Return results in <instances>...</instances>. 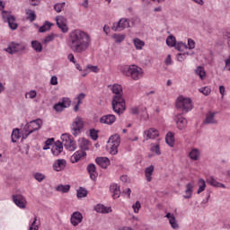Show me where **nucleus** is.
Listing matches in <instances>:
<instances>
[{"label": "nucleus", "mask_w": 230, "mask_h": 230, "mask_svg": "<svg viewBox=\"0 0 230 230\" xmlns=\"http://www.w3.org/2000/svg\"><path fill=\"white\" fill-rule=\"evenodd\" d=\"M12 199L13 202L15 204V206L20 208V209H26V204H28V202L26 201V198H24V196L22 194H13Z\"/></svg>", "instance_id": "11"}, {"label": "nucleus", "mask_w": 230, "mask_h": 230, "mask_svg": "<svg viewBox=\"0 0 230 230\" xmlns=\"http://www.w3.org/2000/svg\"><path fill=\"white\" fill-rule=\"evenodd\" d=\"M86 170H87L92 181H96V179L98 177V172H96V165L94 164H90L87 165Z\"/></svg>", "instance_id": "21"}, {"label": "nucleus", "mask_w": 230, "mask_h": 230, "mask_svg": "<svg viewBox=\"0 0 230 230\" xmlns=\"http://www.w3.org/2000/svg\"><path fill=\"white\" fill-rule=\"evenodd\" d=\"M198 184H199L198 195H200V193H202V191L206 190V181H204V179H199L198 181Z\"/></svg>", "instance_id": "41"}, {"label": "nucleus", "mask_w": 230, "mask_h": 230, "mask_svg": "<svg viewBox=\"0 0 230 230\" xmlns=\"http://www.w3.org/2000/svg\"><path fill=\"white\" fill-rule=\"evenodd\" d=\"M125 34H118L115 33L112 35V39H114L116 44H121V42H123V40H125Z\"/></svg>", "instance_id": "39"}, {"label": "nucleus", "mask_w": 230, "mask_h": 230, "mask_svg": "<svg viewBox=\"0 0 230 230\" xmlns=\"http://www.w3.org/2000/svg\"><path fill=\"white\" fill-rule=\"evenodd\" d=\"M132 208L134 213H139V209H141V203L139 201H136V203L132 205Z\"/></svg>", "instance_id": "55"}, {"label": "nucleus", "mask_w": 230, "mask_h": 230, "mask_svg": "<svg viewBox=\"0 0 230 230\" xmlns=\"http://www.w3.org/2000/svg\"><path fill=\"white\" fill-rule=\"evenodd\" d=\"M111 105L113 111L119 114V116H121L127 111V105L123 97H113Z\"/></svg>", "instance_id": "4"}, {"label": "nucleus", "mask_w": 230, "mask_h": 230, "mask_svg": "<svg viewBox=\"0 0 230 230\" xmlns=\"http://www.w3.org/2000/svg\"><path fill=\"white\" fill-rule=\"evenodd\" d=\"M134 46L136 49H143V47L145 46V41L139 40L138 38L134 39Z\"/></svg>", "instance_id": "45"}, {"label": "nucleus", "mask_w": 230, "mask_h": 230, "mask_svg": "<svg viewBox=\"0 0 230 230\" xmlns=\"http://www.w3.org/2000/svg\"><path fill=\"white\" fill-rule=\"evenodd\" d=\"M71 190V185H62L59 184L56 187V191H59L60 193H69V190Z\"/></svg>", "instance_id": "33"}, {"label": "nucleus", "mask_w": 230, "mask_h": 230, "mask_svg": "<svg viewBox=\"0 0 230 230\" xmlns=\"http://www.w3.org/2000/svg\"><path fill=\"white\" fill-rule=\"evenodd\" d=\"M111 91L115 94L113 98H123V87L121 85L113 84Z\"/></svg>", "instance_id": "24"}, {"label": "nucleus", "mask_w": 230, "mask_h": 230, "mask_svg": "<svg viewBox=\"0 0 230 230\" xmlns=\"http://www.w3.org/2000/svg\"><path fill=\"white\" fill-rule=\"evenodd\" d=\"M176 42L177 40H175V36L173 35L168 36L166 39V44L167 46H170V48H174Z\"/></svg>", "instance_id": "42"}, {"label": "nucleus", "mask_w": 230, "mask_h": 230, "mask_svg": "<svg viewBox=\"0 0 230 230\" xmlns=\"http://www.w3.org/2000/svg\"><path fill=\"white\" fill-rule=\"evenodd\" d=\"M119 146L116 145V144H110V154L111 155H116V154H118V147Z\"/></svg>", "instance_id": "47"}, {"label": "nucleus", "mask_w": 230, "mask_h": 230, "mask_svg": "<svg viewBox=\"0 0 230 230\" xmlns=\"http://www.w3.org/2000/svg\"><path fill=\"white\" fill-rule=\"evenodd\" d=\"M193 188H195V185L193 183L191 182L187 183L185 195L183 196V199H191L193 195Z\"/></svg>", "instance_id": "27"}, {"label": "nucleus", "mask_w": 230, "mask_h": 230, "mask_svg": "<svg viewBox=\"0 0 230 230\" xmlns=\"http://www.w3.org/2000/svg\"><path fill=\"white\" fill-rule=\"evenodd\" d=\"M154 170H155L154 165H150L145 169V175L147 182H152V175H154Z\"/></svg>", "instance_id": "28"}, {"label": "nucleus", "mask_w": 230, "mask_h": 230, "mask_svg": "<svg viewBox=\"0 0 230 230\" xmlns=\"http://www.w3.org/2000/svg\"><path fill=\"white\" fill-rule=\"evenodd\" d=\"M110 191L113 193V199H119V197L121 196V190H119V186L116 183L111 185Z\"/></svg>", "instance_id": "25"}, {"label": "nucleus", "mask_w": 230, "mask_h": 230, "mask_svg": "<svg viewBox=\"0 0 230 230\" xmlns=\"http://www.w3.org/2000/svg\"><path fill=\"white\" fill-rule=\"evenodd\" d=\"M199 93H202V94H204V96H209V94H211V88H209V86H205L203 88H199Z\"/></svg>", "instance_id": "48"}, {"label": "nucleus", "mask_w": 230, "mask_h": 230, "mask_svg": "<svg viewBox=\"0 0 230 230\" xmlns=\"http://www.w3.org/2000/svg\"><path fill=\"white\" fill-rule=\"evenodd\" d=\"M174 48L178 51H184V49H188V45L182 41H180L178 43H175Z\"/></svg>", "instance_id": "44"}, {"label": "nucleus", "mask_w": 230, "mask_h": 230, "mask_svg": "<svg viewBox=\"0 0 230 230\" xmlns=\"http://www.w3.org/2000/svg\"><path fill=\"white\" fill-rule=\"evenodd\" d=\"M176 109L181 111V112H190L193 109V102L191 99L184 96H179L176 100Z\"/></svg>", "instance_id": "3"}, {"label": "nucleus", "mask_w": 230, "mask_h": 230, "mask_svg": "<svg viewBox=\"0 0 230 230\" xmlns=\"http://www.w3.org/2000/svg\"><path fill=\"white\" fill-rule=\"evenodd\" d=\"M21 138V132H19V128H14L11 135V139L13 143H17V139Z\"/></svg>", "instance_id": "38"}, {"label": "nucleus", "mask_w": 230, "mask_h": 230, "mask_svg": "<svg viewBox=\"0 0 230 230\" xmlns=\"http://www.w3.org/2000/svg\"><path fill=\"white\" fill-rule=\"evenodd\" d=\"M174 136L175 135L172 131H169L166 134L165 143H167L170 146H173L175 145V137Z\"/></svg>", "instance_id": "31"}, {"label": "nucleus", "mask_w": 230, "mask_h": 230, "mask_svg": "<svg viewBox=\"0 0 230 230\" xmlns=\"http://www.w3.org/2000/svg\"><path fill=\"white\" fill-rule=\"evenodd\" d=\"M109 145H120L121 143V137L118 135H112L111 137H110V139L108 141Z\"/></svg>", "instance_id": "32"}, {"label": "nucleus", "mask_w": 230, "mask_h": 230, "mask_svg": "<svg viewBox=\"0 0 230 230\" xmlns=\"http://www.w3.org/2000/svg\"><path fill=\"white\" fill-rule=\"evenodd\" d=\"M67 107H71V99L63 97L61 101L54 105V110L56 112H62V111L67 109Z\"/></svg>", "instance_id": "10"}, {"label": "nucleus", "mask_w": 230, "mask_h": 230, "mask_svg": "<svg viewBox=\"0 0 230 230\" xmlns=\"http://www.w3.org/2000/svg\"><path fill=\"white\" fill-rule=\"evenodd\" d=\"M225 66L227 71H230V55L228 56V58L225 60Z\"/></svg>", "instance_id": "63"}, {"label": "nucleus", "mask_w": 230, "mask_h": 230, "mask_svg": "<svg viewBox=\"0 0 230 230\" xmlns=\"http://www.w3.org/2000/svg\"><path fill=\"white\" fill-rule=\"evenodd\" d=\"M40 223H37V217H34L33 222L31 224L29 230H39Z\"/></svg>", "instance_id": "51"}, {"label": "nucleus", "mask_w": 230, "mask_h": 230, "mask_svg": "<svg viewBox=\"0 0 230 230\" xmlns=\"http://www.w3.org/2000/svg\"><path fill=\"white\" fill-rule=\"evenodd\" d=\"M64 150V145L61 142H57L52 147L51 152L53 155H60Z\"/></svg>", "instance_id": "26"}, {"label": "nucleus", "mask_w": 230, "mask_h": 230, "mask_svg": "<svg viewBox=\"0 0 230 230\" xmlns=\"http://www.w3.org/2000/svg\"><path fill=\"white\" fill-rule=\"evenodd\" d=\"M51 85H58V78L57 75H53L50 79Z\"/></svg>", "instance_id": "61"}, {"label": "nucleus", "mask_w": 230, "mask_h": 230, "mask_svg": "<svg viewBox=\"0 0 230 230\" xmlns=\"http://www.w3.org/2000/svg\"><path fill=\"white\" fill-rule=\"evenodd\" d=\"M189 157L192 161H199V159H200V149L199 148L191 149V151L189 153Z\"/></svg>", "instance_id": "30"}, {"label": "nucleus", "mask_w": 230, "mask_h": 230, "mask_svg": "<svg viewBox=\"0 0 230 230\" xmlns=\"http://www.w3.org/2000/svg\"><path fill=\"white\" fill-rule=\"evenodd\" d=\"M25 98H30L31 100L37 98V92L35 90H31V92L25 94Z\"/></svg>", "instance_id": "54"}, {"label": "nucleus", "mask_w": 230, "mask_h": 230, "mask_svg": "<svg viewBox=\"0 0 230 230\" xmlns=\"http://www.w3.org/2000/svg\"><path fill=\"white\" fill-rule=\"evenodd\" d=\"M174 121L176 122V126L179 130H184V128L188 125V120L181 115H176L174 117Z\"/></svg>", "instance_id": "18"}, {"label": "nucleus", "mask_w": 230, "mask_h": 230, "mask_svg": "<svg viewBox=\"0 0 230 230\" xmlns=\"http://www.w3.org/2000/svg\"><path fill=\"white\" fill-rule=\"evenodd\" d=\"M128 26H130L128 20L121 18L117 23H113L111 30L113 31H123V30H125V28H128Z\"/></svg>", "instance_id": "12"}, {"label": "nucleus", "mask_w": 230, "mask_h": 230, "mask_svg": "<svg viewBox=\"0 0 230 230\" xmlns=\"http://www.w3.org/2000/svg\"><path fill=\"white\" fill-rule=\"evenodd\" d=\"M55 40V34H50V35H48L45 40H44V43L45 44H48V42H51Z\"/></svg>", "instance_id": "60"}, {"label": "nucleus", "mask_w": 230, "mask_h": 230, "mask_svg": "<svg viewBox=\"0 0 230 230\" xmlns=\"http://www.w3.org/2000/svg\"><path fill=\"white\" fill-rule=\"evenodd\" d=\"M90 136L93 141L98 139V131L96 129H90Z\"/></svg>", "instance_id": "56"}, {"label": "nucleus", "mask_w": 230, "mask_h": 230, "mask_svg": "<svg viewBox=\"0 0 230 230\" xmlns=\"http://www.w3.org/2000/svg\"><path fill=\"white\" fill-rule=\"evenodd\" d=\"M31 48L36 53H42V43L37 40L31 41Z\"/></svg>", "instance_id": "34"}, {"label": "nucleus", "mask_w": 230, "mask_h": 230, "mask_svg": "<svg viewBox=\"0 0 230 230\" xmlns=\"http://www.w3.org/2000/svg\"><path fill=\"white\" fill-rule=\"evenodd\" d=\"M164 62L165 66H172V56L168 55Z\"/></svg>", "instance_id": "64"}, {"label": "nucleus", "mask_w": 230, "mask_h": 230, "mask_svg": "<svg viewBox=\"0 0 230 230\" xmlns=\"http://www.w3.org/2000/svg\"><path fill=\"white\" fill-rule=\"evenodd\" d=\"M165 218L169 220V224L172 227V229H179V223H177V219L175 218V216L172 213H167L165 215Z\"/></svg>", "instance_id": "22"}, {"label": "nucleus", "mask_w": 230, "mask_h": 230, "mask_svg": "<svg viewBox=\"0 0 230 230\" xmlns=\"http://www.w3.org/2000/svg\"><path fill=\"white\" fill-rule=\"evenodd\" d=\"M84 220V216L79 211H75L71 215L70 222L74 227H76L78 224H82V221Z\"/></svg>", "instance_id": "14"}, {"label": "nucleus", "mask_w": 230, "mask_h": 230, "mask_svg": "<svg viewBox=\"0 0 230 230\" xmlns=\"http://www.w3.org/2000/svg\"><path fill=\"white\" fill-rule=\"evenodd\" d=\"M2 19L4 22H7L11 30H17L19 24L16 23L15 16L9 14L6 11H2Z\"/></svg>", "instance_id": "7"}, {"label": "nucleus", "mask_w": 230, "mask_h": 230, "mask_svg": "<svg viewBox=\"0 0 230 230\" xmlns=\"http://www.w3.org/2000/svg\"><path fill=\"white\" fill-rule=\"evenodd\" d=\"M55 143V138H48L45 141V146H43V150H49V146Z\"/></svg>", "instance_id": "49"}, {"label": "nucleus", "mask_w": 230, "mask_h": 230, "mask_svg": "<svg viewBox=\"0 0 230 230\" xmlns=\"http://www.w3.org/2000/svg\"><path fill=\"white\" fill-rule=\"evenodd\" d=\"M144 134L146 136V141H148V139H155V137H159V131L154 128L146 130Z\"/></svg>", "instance_id": "19"}, {"label": "nucleus", "mask_w": 230, "mask_h": 230, "mask_svg": "<svg viewBox=\"0 0 230 230\" xmlns=\"http://www.w3.org/2000/svg\"><path fill=\"white\" fill-rule=\"evenodd\" d=\"M82 128H84V121L82 118L77 117L75 119L72 123V134L76 137V136H80L82 134Z\"/></svg>", "instance_id": "8"}, {"label": "nucleus", "mask_w": 230, "mask_h": 230, "mask_svg": "<svg viewBox=\"0 0 230 230\" xmlns=\"http://www.w3.org/2000/svg\"><path fill=\"white\" fill-rule=\"evenodd\" d=\"M75 100H77L78 105H82V101H83V100H85V93H80V94L75 98Z\"/></svg>", "instance_id": "59"}, {"label": "nucleus", "mask_w": 230, "mask_h": 230, "mask_svg": "<svg viewBox=\"0 0 230 230\" xmlns=\"http://www.w3.org/2000/svg\"><path fill=\"white\" fill-rule=\"evenodd\" d=\"M64 6H66V3H61V4H56L54 5V10L58 12V13H60L62 12Z\"/></svg>", "instance_id": "52"}, {"label": "nucleus", "mask_w": 230, "mask_h": 230, "mask_svg": "<svg viewBox=\"0 0 230 230\" xmlns=\"http://www.w3.org/2000/svg\"><path fill=\"white\" fill-rule=\"evenodd\" d=\"M94 210H95L97 213H102V214H105V213H111V212H112V208H107V207H105V206L102 205V204H97V205L94 207Z\"/></svg>", "instance_id": "29"}, {"label": "nucleus", "mask_w": 230, "mask_h": 230, "mask_svg": "<svg viewBox=\"0 0 230 230\" xmlns=\"http://www.w3.org/2000/svg\"><path fill=\"white\" fill-rule=\"evenodd\" d=\"M67 166L66 159H58L54 162L52 168L55 172H62Z\"/></svg>", "instance_id": "17"}, {"label": "nucleus", "mask_w": 230, "mask_h": 230, "mask_svg": "<svg viewBox=\"0 0 230 230\" xmlns=\"http://www.w3.org/2000/svg\"><path fill=\"white\" fill-rule=\"evenodd\" d=\"M62 145L69 152H75L76 150V142L71 138V135L66 133L61 136Z\"/></svg>", "instance_id": "6"}, {"label": "nucleus", "mask_w": 230, "mask_h": 230, "mask_svg": "<svg viewBox=\"0 0 230 230\" xmlns=\"http://www.w3.org/2000/svg\"><path fill=\"white\" fill-rule=\"evenodd\" d=\"M85 155H87V153H85V151L84 150H79L76 151L70 158L71 163H73V164H75V163H78V161H80V159H82V157H85Z\"/></svg>", "instance_id": "20"}, {"label": "nucleus", "mask_w": 230, "mask_h": 230, "mask_svg": "<svg viewBox=\"0 0 230 230\" xmlns=\"http://www.w3.org/2000/svg\"><path fill=\"white\" fill-rule=\"evenodd\" d=\"M87 197V190L84 187H80L77 190V199H84Z\"/></svg>", "instance_id": "43"}, {"label": "nucleus", "mask_w": 230, "mask_h": 230, "mask_svg": "<svg viewBox=\"0 0 230 230\" xmlns=\"http://www.w3.org/2000/svg\"><path fill=\"white\" fill-rule=\"evenodd\" d=\"M89 140L84 138L80 144L82 150H89Z\"/></svg>", "instance_id": "50"}, {"label": "nucleus", "mask_w": 230, "mask_h": 230, "mask_svg": "<svg viewBox=\"0 0 230 230\" xmlns=\"http://www.w3.org/2000/svg\"><path fill=\"white\" fill-rule=\"evenodd\" d=\"M42 126V119H38L35 120H32L29 123L26 124V126L24 127V130L26 133L25 137H22V139H26V137H28V136H30V134H33V132H35V130H39L40 129V127Z\"/></svg>", "instance_id": "5"}, {"label": "nucleus", "mask_w": 230, "mask_h": 230, "mask_svg": "<svg viewBox=\"0 0 230 230\" xmlns=\"http://www.w3.org/2000/svg\"><path fill=\"white\" fill-rule=\"evenodd\" d=\"M186 55H190V53H183V54H181V53H179L178 55H177V60H178V62H184V60H186Z\"/></svg>", "instance_id": "58"}, {"label": "nucleus", "mask_w": 230, "mask_h": 230, "mask_svg": "<svg viewBox=\"0 0 230 230\" xmlns=\"http://www.w3.org/2000/svg\"><path fill=\"white\" fill-rule=\"evenodd\" d=\"M195 73L196 75H198V76H199L201 80H204L206 78V71L204 70V67L198 66L195 70Z\"/></svg>", "instance_id": "40"}, {"label": "nucleus", "mask_w": 230, "mask_h": 230, "mask_svg": "<svg viewBox=\"0 0 230 230\" xmlns=\"http://www.w3.org/2000/svg\"><path fill=\"white\" fill-rule=\"evenodd\" d=\"M25 13L27 15V20L31 21V22H33L37 19V14L35 13V11L31 9H27L25 11Z\"/></svg>", "instance_id": "35"}, {"label": "nucleus", "mask_w": 230, "mask_h": 230, "mask_svg": "<svg viewBox=\"0 0 230 230\" xmlns=\"http://www.w3.org/2000/svg\"><path fill=\"white\" fill-rule=\"evenodd\" d=\"M87 68L91 69L93 73H98V71H100V69H98V66H88Z\"/></svg>", "instance_id": "62"}, {"label": "nucleus", "mask_w": 230, "mask_h": 230, "mask_svg": "<svg viewBox=\"0 0 230 230\" xmlns=\"http://www.w3.org/2000/svg\"><path fill=\"white\" fill-rule=\"evenodd\" d=\"M32 177L38 182H42V181H45V179H46V174L40 172H36L32 173Z\"/></svg>", "instance_id": "37"}, {"label": "nucleus", "mask_w": 230, "mask_h": 230, "mask_svg": "<svg viewBox=\"0 0 230 230\" xmlns=\"http://www.w3.org/2000/svg\"><path fill=\"white\" fill-rule=\"evenodd\" d=\"M99 121L102 125H114L116 123V116L113 114L103 115Z\"/></svg>", "instance_id": "15"}, {"label": "nucleus", "mask_w": 230, "mask_h": 230, "mask_svg": "<svg viewBox=\"0 0 230 230\" xmlns=\"http://www.w3.org/2000/svg\"><path fill=\"white\" fill-rule=\"evenodd\" d=\"M66 44L73 53H85L91 46V36L81 30H74L69 32Z\"/></svg>", "instance_id": "1"}, {"label": "nucleus", "mask_w": 230, "mask_h": 230, "mask_svg": "<svg viewBox=\"0 0 230 230\" xmlns=\"http://www.w3.org/2000/svg\"><path fill=\"white\" fill-rule=\"evenodd\" d=\"M150 150L155 154V155H161V148L159 147V144H152Z\"/></svg>", "instance_id": "46"}, {"label": "nucleus", "mask_w": 230, "mask_h": 230, "mask_svg": "<svg viewBox=\"0 0 230 230\" xmlns=\"http://www.w3.org/2000/svg\"><path fill=\"white\" fill-rule=\"evenodd\" d=\"M95 163L101 166V168H103V170H106L108 168L109 164H111V160L107 157H97L95 159Z\"/></svg>", "instance_id": "23"}, {"label": "nucleus", "mask_w": 230, "mask_h": 230, "mask_svg": "<svg viewBox=\"0 0 230 230\" xmlns=\"http://www.w3.org/2000/svg\"><path fill=\"white\" fill-rule=\"evenodd\" d=\"M56 22L57 26L63 33H67V31H69V28H67V19H66L64 16H57Z\"/></svg>", "instance_id": "13"}, {"label": "nucleus", "mask_w": 230, "mask_h": 230, "mask_svg": "<svg viewBox=\"0 0 230 230\" xmlns=\"http://www.w3.org/2000/svg\"><path fill=\"white\" fill-rule=\"evenodd\" d=\"M53 26V23L49 22H45L44 24L40 27L39 31L40 33H46V31H49L51 30V27Z\"/></svg>", "instance_id": "36"}, {"label": "nucleus", "mask_w": 230, "mask_h": 230, "mask_svg": "<svg viewBox=\"0 0 230 230\" xmlns=\"http://www.w3.org/2000/svg\"><path fill=\"white\" fill-rule=\"evenodd\" d=\"M217 112H208L203 121V125H218V120L215 119Z\"/></svg>", "instance_id": "16"}, {"label": "nucleus", "mask_w": 230, "mask_h": 230, "mask_svg": "<svg viewBox=\"0 0 230 230\" xmlns=\"http://www.w3.org/2000/svg\"><path fill=\"white\" fill-rule=\"evenodd\" d=\"M120 71L125 76H130L132 80H140V78H143V68L136 65H124L120 67Z\"/></svg>", "instance_id": "2"}, {"label": "nucleus", "mask_w": 230, "mask_h": 230, "mask_svg": "<svg viewBox=\"0 0 230 230\" xmlns=\"http://www.w3.org/2000/svg\"><path fill=\"white\" fill-rule=\"evenodd\" d=\"M207 183L210 184V186H214V188H218L220 182L217 181L214 178H210L207 180Z\"/></svg>", "instance_id": "53"}, {"label": "nucleus", "mask_w": 230, "mask_h": 230, "mask_svg": "<svg viewBox=\"0 0 230 230\" xmlns=\"http://www.w3.org/2000/svg\"><path fill=\"white\" fill-rule=\"evenodd\" d=\"M26 49V47L21 43H15V42H11L8 45V48L4 49L6 53H9L10 55H13L15 53H19V51H24Z\"/></svg>", "instance_id": "9"}, {"label": "nucleus", "mask_w": 230, "mask_h": 230, "mask_svg": "<svg viewBox=\"0 0 230 230\" xmlns=\"http://www.w3.org/2000/svg\"><path fill=\"white\" fill-rule=\"evenodd\" d=\"M187 49H195V40L192 39L188 40Z\"/></svg>", "instance_id": "57"}]
</instances>
